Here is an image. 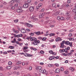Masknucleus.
I'll list each match as a JSON object with an SVG mask.
<instances>
[{
  "instance_id": "nucleus-34",
  "label": "nucleus",
  "mask_w": 76,
  "mask_h": 76,
  "mask_svg": "<svg viewBox=\"0 0 76 76\" xmlns=\"http://www.w3.org/2000/svg\"><path fill=\"white\" fill-rule=\"evenodd\" d=\"M31 49L32 50H34V51H36V50H37V48H31Z\"/></svg>"
},
{
  "instance_id": "nucleus-11",
  "label": "nucleus",
  "mask_w": 76,
  "mask_h": 76,
  "mask_svg": "<svg viewBox=\"0 0 76 76\" xmlns=\"http://www.w3.org/2000/svg\"><path fill=\"white\" fill-rule=\"evenodd\" d=\"M45 15V12L42 13L39 15V17L42 18V17H43L44 15Z\"/></svg>"
},
{
  "instance_id": "nucleus-57",
  "label": "nucleus",
  "mask_w": 76,
  "mask_h": 76,
  "mask_svg": "<svg viewBox=\"0 0 76 76\" xmlns=\"http://www.w3.org/2000/svg\"><path fill=\"white\" fill-rule=\"evenodd\" d=\"M39 6H37L36 7V10H38V9H39Z\"/></svg>"
},
{
  "instance_id": "nucleus-8",
  "label": "nucleus",
  "mask_w": 76,
  "mask_h": 76,
  "mask_svg": "<svg viewBox=\"0 0 76 76\" xmlns=\"http://www.w3.org/2000/svg\"><path fill=\"white\" fill-rule=\"evenodd\" d=\"M21 32L22 33L25 34V33H26V30L25 29L22 28L21 29Z\"/></svg>"
},
{
  "instance_id": "nucleus-18",
  "label": "nucleus",
  "mask_w": 76,
  "mask_h": 76,
  "mask_svg": "<svg viewBox=\"0 0 76 76\" xmlns=\"http://www.w3.org/2000/svg\"><path fill=\"white\" fill-rule=\"evenodd\" d=\"M24 7L26 8L28 7V4H25L23 5Z\"/></svg>"
},
{
  "instance_id": "nucleus-1",
  "label": "nucleus",
  "mask_w": 76,
  "mask_h": 76,
  "mask_svg": "<svg viewBox=\"0 0 76 76\" xmlns=\"http://www.w3.org/2000/svg\"><path fill=\"white\" fill-rule=\"evenodd\" d=\"M40 72H41L42 73V74H45L46 75H47V74H48V72H47V71H46L45 69H42L41 71L40 70Z\"/></svg>"
},
{
  "instance_id": "nucleus-54",
  "label": "nucleus",
  "mask_w": 76,
  "mask_h": 76,
  "mask_svg": "<svg viewBox=\"0 0 76 76\" xmlns=\"http://www.w3.org/2000/svg\"><path fill=\"white\" fill-rule=\"evenodd\" d=\"M49 41L50 42H53V41H54V40L53 39H52L49 40Z\"/></svg>"
},
{
  "instance_id": "nucleus-26",
  "label": "nucleus",
  "mask_w": 76,
  "mask_h": 76,
  "mask_svg": "<svg viewBox=\"0 0 76 76\" xmlns=\"http://www.w3.org/2000/svg\"><path fill=\"white\" fill-rule=\"evenodd\" d=\"M16 42V39H13V40L11 42L12 43H15V42Z\"/></svg>"
},
{
  "instance_id": "nucleus-3",
  "label": "nucleus",
  "mask_w": 76,
  "mask_h": 76,
  "mask_svg": "<svg viewBox=\"0 0 76 76\" xmlns=\"http://www.w3.org/2000/svg\"><path fill=\"white\" fill-rule=\"evenodd\" d=\"M65 44L67 45H69L70 47H72V42H70L68 41H66L65 42Z\"/></svg>"
},
{
  "instance_id": "nucleus-28",
  "label": "nucleus",
  "mask_w": 76,
  "mask_h": 76,
  "mask_svg": "<svg viewBox=\"0 0 76 76\" xmlns=\"http://www.w3.org/2000/svg\"><path fill=\"white\" fill-rule=\"evenodd\" d=\"M46 39H47V37H43L42 39V41H45Z\"/></svg>"
},
{
  "instance_id": "nucleus-31",
  "label": "nucleus",
  "mask_w": 76,
  "mask_h": 76,
  "mask_svg": "<svg viewBox=\"0 0 76 76\" xmlns=\"http://www.w3.org/2000/svg\"><path fill=\"white\" fill-rule=\"evenodd\" d=\"M11 66H7L6 67L7 69H11Z\"/></svg>"
},
{
  "instance_id": "nucleus-24",
  "label": "nucleus",
  "mask_w": 76,
  "mask_h": 76,
  "mask_svg": "<svg viewBox=\"0 0 76 76\" xmlns=\"http://www.w3.org/2000/svg\"><path fill=\"white\" fill-rule=\"evenodd\" d=\"M50 37H53V36H54L55 34L54 33H51L49 34Z\"/></svg>"
},
{
  "instance_id": "nucleus-45",
  "label": "nucleus",
  "mask_w": 76,
  "mask_h": 76,
  "mask_svg": "<svg viewBox=\"0 0 76 76\" xmlns=\"http://www.w3.org/2000/svg\"><path fill=\"white\" fill-rule=\"evenodd\" d=\"M40 53L41 54H44V52L42 50H41L40 52Z\"/></svg>"
},
{
  "instance_id": "nucleus-55",
  "label": "nucleus",
  "mask_w": 76,
  "mask_h": 76,
  "mask_svg": "<svg viewBox=\"0 0 76 76\" xmlns=\"http://www.w3.org/2000/svg\"><path fill=\"white\" fill-rule=\"evenodd\" d=\"M26 31L28 32H30V31H31V30H30L29 29L27 28L26 29Z\"/></svg>"
},
{
  "instance_id": "nucleus-22",
  "label": "nucleus",
  "mask_w": 76,
  "mask_h": 76,
  "mask_svg": "<svg viewBox=\"0 0 76 76\" xmlns=\"http://www.w3.org/2000/svg\"><path fill=\"white\" fill-rule=\"evenodd\" d=\"M69 70H70L72 72H73L74 71V68L73 67H70L69 68Z\"/></svg>"
},
{
  "instance_id": "nucleus-13",
  "label": "nucleus",
  "mask_w": 76,
  "mask_h": 76,
  "mask_svg": "<svg viewBox=\"0 0 76 76\" xmlns=\"http://www.w3.org/2000/svg\"><path fill=\"white\" fill-rule=\"evenodd\" d=\"M56 57L55 56H51L49 58V59L50 60H52L54 59Z\"/></svg>"
},
{
  "instance_id": "nucleus-56",
  "label": "nucleus",
  "mask_w": 76,
  "mask_h": 76,
  "mask_svg": "<svg viewBox=\"0 0 76 76\" xmlns=\"http://www.w3.org/2000/svg\"><path fill=\"white\" fill-rule=\"evenodd\" d=\"M15 3H19V0H14Z\"/></svg>"
},
{
  "instance_id": "nucleus-46",
  "label": "nucleus",
  "mask_w": 76,
  "mask_h": 76,
  "mask_svg": "<svg viewBox=\"0 0 76 76\" xmlns=\"http://www.w3.org/2000/svg\"><path fill=\"white\" fill-rule=\"evenodd\" d=\"M55 65L56 66H57V67H58L59 66V64L57 63H56L55 64Z\"/></svg>"
},
{
  "instance_id": "nucleus-37",
  "label": "nucleus",
  "mask_w": 76,
  "mask_h": 76,
  "mask_svg": "<svg viewBox=\"0 0 76 76\" xmlns=\"http://www.w3.org/2000/svg\"><path fill=\"white\" fill-rule=\"evenodd\" d=\"M65 52L66 53H68V52H67V48H66L64 50V52Z\"/></svg>"
},
{
  "instance_id": "nucleus-10",
  "label": "nucleus",
  "mask_w": 76,
  "mask_h": 76,
  "mask_svg": "<svg viewBox=\"0 0 76 76\" xmlns=\"http://www.w3.org/2000/svg\"><path fill=\"white\" fill-rule=\"evenodd\" d=\"M31 19H33V22H35L36 21H38V19L37 18L34 19V16H32V17L31 18Z\"/></svg>"
},
{
  "instance_id": "nucleus-12",
  "label": "nucleus",
  "mask_w": 76,
  "mask_h": 76,
  "mask_svg": "<svg viewBox=\"0 0 76 76\" xmlns=\"http://www.w3.org/2000/svg\"><path fill=\"white\" fill-rule=\"evenodd\" d=\"M70 12H67L66 14V15L67 17H69V18H71V16H70Z\"/></svg>"
},
{
  "instance_id": "nucleus-62",
  "label": "nucleus",
  "mask_w": 76,
  "mask_h": 76,
  "mask_svg": "<svg viewBox=\"0 0 76 76\" xmlns=\"http://www.w3.org/2000/svg\"><path fill=\"white\" fill-rule=\"evenodd\" d=\"M9 4V7H12V5H13V4Z\"/></svg>"
},
{
  "instance_id": "nucleus-7",
  "label": "nucleus",
  "mask_w": 76,
  "mask_h": 76,
  "mask_svg": "<svg viewBox=\"0 0 76 76\" xmlns=\"http://www.w3.org/2000/svg\"><path fill=\"white\" fill-rule=\"evenodd\" d=\"M54 24H55V21H54L52 23V24H50V26L51 28H53V27H54L55 25Z\"/></svg>"
},
{
  "instance_id": "nucleus-53",
  "label": "nucleus",
  "mask_w": 76,
  "mask_h": 76,
  "mask_svg": "<svg viewBox=\"0 0 76 76\" xmlns=\"http://www.w3.org/2000/svg\"><path fill=\"white\" fill-rule=\"evenodd\" d=\"M62 55H63V56H67V54L66 53H63Z\"/></svg>"
},
{
  "instance_id": "nucleus-21",
  "label": "nucleus",
  "mask_w": 76,
  "mask_h": 76,
  "mask_svg": "<svg viewBox=\"0 0 76 76\" xmlns=\"http://www.w3.org/2000/svg\"><path fill=\"white\" fill-rule=\"evenodd\" d=\"M15 0H13L11 1L10 2V4H13V3H15Z\"/></svg>"
},
{
  "instance_id": "nucleus-44",
  "label": "nucleus",
  "mask_w": 76,
  "mask_h": 76,
  "mask_svg": "<svg viewBox=\"0 0 76 76\" xmlns=\"http://www.w3.org/2000/svg\"><path fill=\"white\" fill-rule=\"evenodd\" d=\"M49 52L50 54H52L53 53V51L52 50H50Z\"/></svg>"
},
{
  "instance_id": "nucleus-48",
  "label": "nucleus",
  "mask_w": 76,
  "mask_h": 76,
  "mask_svg": "<svg viewBox=\"0 0 76 76\" xmlns=\"http://www.w3.org/2000/svg\"><path fill=\"white\" fill-rule=\"evenodd\" d=\"M0 69L1 70V71H3L4 70L3 68L2 67H0Z\"/></svg>"
},
{
  "instance_id": "nucleus-42",
  "label": "nucleus",
  "mask_w": 76,
  "mask_h": 76,
  "mask_svg": "<svg viewBox=\"0 0 76 76\" xmlns=\"http://www.w3.org/2000/svg\"><path fill=\"white\" fill-rule=\"evenodd\" d=\"M48 66L50 67H53V65L52 64H49L48 65Z\"/></svg>"
},
{
  "instance_id": "nucleus-33",
  "label": "nucleus",
  "mask_w": 76,
  "mask_h": 76,
  "mask_svg": "<svg viewBox=\"0 0 76 76\" xmlns=\"http://www.w3.org/2000/svg\"><path fill=\"white\" fill-rule=\"evenodd\" d=\"M57 19L58 20H61V17L60 16H58L57 17Z\"/></svg>"
},
{
  "instance_id": "nucleus-58",
  "label": "nucleus",
  "mask_w": 76,
  "mask_h": 76,
  "mask_svg": "<svg viewBox=\"0 0 76 76\" xmlns=\"http://www.w3.org/2000/svg\"><path fill=\"white\" fill-rule=\"evenodd\" d=\"M14 22H18V20L17 19L16 20H14Z\"/></svg>"
},
{
  "instance_id": "nucleus-6",
  "label": "nucleus",
  "mask_w": 76,
  "mask_h": 76,
  "mask_svg": "<svg viewBox=\"0 0 76 76\" xmlns=\"http://www.w3.org/2000/svg\"><path fill=\"white\" fill-rule=\"evenodd\" d=\"M26 25L28 26V27H30V28H32V27H33V26L31 24H29L28 23H26Z\"/></svg>"
},
{
  "instance_id": "nucleus-35",
  "label": "nucleus",
  "mask_w": 76,
  "mask_h": 76,
  "mask_svg": "<svg viewBox=\"0 0 76 76\" xmlns=\"http://www.w3.org/2000/svg\"><path fill=\"white\" fill-rule=\"evenodd\" d=\"M61 48H64V44L63 43H61Z\"/></svg>"
},
{
  "instance_id": "nucleus-15",
  "label": "nucleus",
  "mask_w": 76,
  "mask_h": 76,
  "mask_svg": "<svg viewBox=\"0 0 76 76\" xmlns=\"http://www.w3.org/2000/svg\"><path fill=\"white\" fill-rule=\"evenodd\" d=\"M33 44H34V45H38V42H37V40H35V41L33 42Z\"/></svg>"
},
{
  "instance_id": "nucleus-5",
  "label": "nucleus",
  "mask_w": 76,
  "mask_h": 76,
  "mask_svg": "<svg viewBox=\"0 0 76 76\" xmlns=\"http://www.w3.org/2000/svg\"><path fill=\"white\" fill-rule=\"evenodd\" d=\"M36 70H39V72H40V70L41 71L42 70L41 69H42V67L40 66H37L36 68Z\"/></svg>"
},
{
  "instance_id": "nucleus-59",
  "label": "nucleus",
  "mask_w": 76,
  "mask_h": 76,
  "mask_svg": "<svg viewBox=\"0 0 76 76\" xmlns=\"http://www.w3.org/2000/svg\"><path fill=\"white\" fill-rule=\"evenodd\" d=\"M23 37V34H20L19 35V37Z\"/></svg>"
},
{
  "instance_id": "nucleus-40",
  "label": "nucleus",
  "mask_w": 76,
  "mask_h": 76,
  "mask_svg": "<svg viewBox=\"0 0 76 76\" xmlns=\"http://www.w3.org/2000/svg\"><path fill=\"white\" fill-rule=\"evenodd\" d=\"M8 64L9 65H12V63L11 61H9V62Z\"/></svg>"
},
{
  "instance_id": "nucleus-27",
  "label": "nucleus",
  "mask_w": 76,
  "mask_h": 76,
  "mask_svg": "<svg viewBox=\"0 0 76 76\" xmlns=\"http://www.w3.org/2000/svg\"><path fill=\"white\" fill-rule=\"evenodd\" d=\"M42 4L40 3L38 4V6L39 7H42Z\"/></svg>"
},
{
  "instance_id": "nucleus-19",
  "label": "nucleus",
  "mask_w": 76,
  "mask_h": 76,
  "mask_svg": "<svg viewBox=\"0 0 76 76\" xmlns=\"http://www.w3.org/2000/svg\"><path fill=\"white\" fill-rule=\"evenodd\" d=\"M37 40V38H35V37H32V39H31V41H35Z\"/></svg>"
},
{
  "instance_id": "nucleus-32",
  "label": "nucleus",
  "mask_w": 76,
  "mask_h": 76,
  "mask_svg": "<svg viewBox=\"0 0 76 76\" xmlns=\"http://www.w3.org/2000/svg\"><path fill=\"white\" fill-rule=\"evenodd\" d=\"M9 48H10V49H14V48H15L13 46H9Z\"/></svg>"
},
{
  "instance_id": "nucleus-64",
  "label": "nucleus",
  "mask_w": 76,
  "mask_h": 76,
  "mask_svg": "<svg viewBox=\"0 0 76 76\" xmlns=\"http://www.w3.org/2000/svg\"><path fill=\"white\" fill-rule=\"evenodd\" d=\"M38 38L39 39H42V37H38Z\"/></svg>"
},
{
  "instance_id": "nucleus-23",
  "label": "nucleus",
  "mask_w": 76,
  "mask_h": 76,
  "mask_svg": "<svg viewBox=\"0 0 76 76\" xmlns=\"http://www.w3.org/2000/svg\"><path fill=\"white\" fill-rule=\"evenodd\" d=\"M59 13H60V12H57L54 13V15H55V16H57V15H58Z\"/></svg>"
},
{
  "instance_id": "nucleus-52",
  "label": "nucleus",
  "mask_w": 76,
  "mask_h": 76,
  "mask_svg": "<svg viewBox=\"0 0 76 76\" xmlns=\"http://www.w3.org/2000/svg\"><path fill=\"white\" fill-rule=\"evenodd\" d=\"M32 68V66H30L29 68V70H31Z\"/></svg>"
},
{
  "instance_id": "nucleus-16",
  "label": "nucleus",
  "mask_w": 76,
  "mask_h": 76,
  "mask_svg": "<svg viewBox=\"0 0 76 76\" xmlns=\"http://www.w3.org/2000/svg\"><path fill=\"white\" fill-rule=\"evenodd\" d=\"M74 50H72L70 51L71 53H69L68 54V56H72V53H73V52H74Z\"/></svg>"
},
{
  "instance_id": "nucleus-41",
  "label": "nucleus",
  "mask_w": 76,
  "mask_h": 76,
  "mask_svg": "<svg viewBox=\"0 0 76 76\" xmlns=\"http://www.w3.org/2000/svg\"><path fill=\"white\" fill-rule=\"evenodd\" d=\"M60 52H61V53H63V52H64V50H59Z\"/></svg>"
},
{
  "instance_id": "nucleus-9",
  "label": "nucleus",
  "mask_w": 76,
  "mask_h": 76,
  "mask_svg": "<svg viewBox=\"0 0 76 76\" xmlns=\"http://www.w3.org/2000/svg\"><path fill=\"white\" fill-rule=\"evenodd\" d=\"M34 9V6H31L30 7V12H32Z\"/></svg>"
},
{
  "instance_id": "nucleus-14",
  "label": "nucleus",
  "mask_w": 76,
  "mask_h": 76,
  "mask_svg": "<svg viewBox=\"0 0 76 76\" xmlns=\"http://www.w3.org/2000/svg\"><path fill=\"white\" fill-rule=\"evenodd\" d=\"M55 73H58L60 72V69L58 68H57L56 69V70L55 71Z\"/></svg>"
},
{
  "instance_id": "nucleus-36",
  "label": "nucleus",
  "mask_w": 76,
  "mask_h": 76,
  "mask_svg": "<svg viewBox=\"0 0 76 76\" xmlns=\"http://www.w3.org/2000/svg\"><path fill=\"white\" fill-rule=\"evenodd\" d=\"M72 12H75L76 13V8L72 10Z\"/></svg>"
},
{
  "instance_id": "nucleus-17",
  "label": "nucleus",
  "mask_w": 76,
  "mask_h": 76,
  "mask_svg": "<svg viewBox=\"0 0 76 76\" xmlns=\"http://www.w3.org/2000/svg\"><path fill=\"white\" fill-rule=\"evenodd\" d=\"M35 34L37 35H39L41 34V32H40V31L37 32H36Z\"/></svg>"
},
{
  "instance_id": "nucleus-51",
  "label": "nucleus",
  "mask_w": 76,
  "mask_h": 76,
  "mask_svg": "<svg viewBox=\"0 0 76 76\" xmlns=\"http://www.w3.org/2000/svg\"><path fill=\"white\" fill-rule=\"evenodd\" d=\"M56 6V4L55 3H53L52 4L53 7H55Z\"/></svg>"
},
{
  "instance_id": "nucleus-47",
  "label": "nucleus",
  "mask_w": 76,
  "mask_h": 76,
  "mask_svg": "<svg viewBox=\"0 0 76 76\" xmlns=\"http://www.w3.org/2000/svg\"><path fill=\"white\" fill-rule=\"evenodd\" d=\"M32 55L28 54L27 57H32Z\"/></svg>"
},
{
  "instance_id": "nucleus-50",
  "label": "nucleus",
  "mask_w": 76,
  "mask_h": 76,
  "mask_svg": "<svg viewBox=\"0 0 76 76\" xmlns=\"http://www.w3.org/2000/svg\"><path fill=\"white\" fill-rule=\"evenodd\" d=\"M71 3V0H68L67 3Z\"/></svg>"
},
{
  "instance_id": "nucleus-61",
  "label": "nucleus",
  "mask_w": 76,
  "mask_h": 76,
  "mask_svg": "<svg viewBox=\"0 0 76 76\" xmlns=\"http://www.w3.org/2000/svg\"><path fill=\"white\" fill-rule=\"evenodd\" d=\"M16 73V72L15 71H13L12 72V74H15V73Z\"/></svg>"
},
{
  "instance_id": "nucleus-20",
  "label": "nucleus",
  "mask_w": 76,
  "mask_h": 76,
  "mask_svg": "<svg viewBox=\"0 0 76 76\" xmlns=\"http://www.w3.org/2000/svg\"><path fill=\"white\" fill-rule=\"evenodd\" d=\"M20 54H22L23 55H24L25 56H26V57H28V54L27 53H20Z\"/></svg>"
},
{
  "instance_id": "nucleus-25",
  "label": "nucleus",
  "mask_w": 76,
  "mask_h": 76,
  "mask_svg": "<svg viewBox=\"0 0 76 76\" xmlns=\"http://www.w3.org/2000/svg\"><path fill=\"white\" fill-rule=\"evenodd\" d=\"M2 3L4 5H6L7 4V3H6V2L5 1H3V2H2Z\"/></svg>"
},
{
  "instance_id": "nucleus-2",
  "label": "nucleus",
  "mask_w": 76,
  "mask_h": 76,
  "mask_svg": "<svg viewBox=\"0 0 76 76\" xmlns=\"http://www.w3.org/2000/svg\"><path fill=\"white\" fill-rule=\"evenodd\" d=\"M28 48V46H25L23 48V51L24 53H26V52L28 51V50H27Z\"/></svg>"
},
{
  "instance_id": "nucleus-4",
  "label": "nucleus",
  "mask_w": 76,
  "mask_h": 76,
  "mask_svg": "<svg viewBox=\"0 0 76 76\" xmlns=\"http://www.w3.org/2000/svg\"><path fill=\"white\" fill-rule=\"evenodd\" d=\"M62 41V39H61L60 37H58L56 39V41L58 42V41Z\"/></svg>"
},
{
  "instance_id": "nucleus-63",
  "label": "nucleus",
  "mask_w": 76,
  "mask_h": 76,
  "mask_svg": "<svg viewBox=\"0 0 76 76\" xmlns=\"http://www.w3.org/2000/svg\"><path fill=\"white\" fill-rule=\"evenodd\" d=\"M15 32L16 34H18V33H19V31H15V32Z\"/></svg>"
},
{
  "instance_id": "nucleus-38",
  "label": "nucleus",
  "mask_w": 76,
  "mask_h": 76,
  "mask_svg": "<svg viewBox=\"0 0 76 76\" xmlns=\"http://www.w3.org/2000/svg\"><path fill=\"white\" fill-rule=\"evenodd\" d=\"M23 12V10L21 9H19V12L20 13H22Z\"/></svg>"
},
{
  "instance_id": "nucleus-29",
  "label": "nucleus",
  "mask_w": 76,
  "mask_h": 76,
  "mask_svg": "<svg viewBox=\"0 0 76 76\" xmlns=\"http://www.w3.org/2000/svg\"><path fill=\"white\" fill-rule=\"evenodd\" d=\"M64 73L66 75H67L69 74V72L67 71H65L64 72Z\"/></svg>"
},
{
  "instance_id": "nucleus-43",
  "label": "nucleus",
  "mask_w": 76,
  "mask_h": 76,
  "mask_svg": "<svg viewBox=\"0 0 76 76\" xmlns=\"http://www.w3.org/2000/svg\"><path fill=\"white\" fill-rule=\"evenodd\" d=\"M29 35H31V36H33V35H34V33L32 32L30 33H29Z\"/></svg>"
},
{
  "instance_id": "nucleus-49",
  "label": "nucleus",
  "mask_w": 76,
  "mask_h": 76,
  "mask_svg": "<svg viewBox=\"0 0 76 76\" xmlns=\"http://www.w3.org/2000/svg\"><path fill=\"white\" fill-rule=\"evenodd\" d=\"M31 0H28L27 1V2L28 3H30L31 2Z\"/></svg>"
},
{
  "instance_id": "nucleus-30",
  "label": "nucleus",
  "mask_w": 76,
  "mask_h": 76,
  "mask_svg": "<svg viewBox=\"0 0 76 76\" xmlns=\"http://www.w3.org/2000/svg\"><path fill=\"white\" fill-rule=\"evenodd\" d=\"M61 20H65V18H64V17H61Z\"/></svg>"
},
{
  "instance_id": "nucleus-39",
  "label": "nucleus",
  "mask_w": 76,
  "mask_h": 76,
  "mask_svg": "<svg viewBox=\"0 0 76 76\" xmlns=\"http://www.w3.org/2000/svg\"><path fill=\"white\" fill-rule=\"evenodd\" d=\"M61 72H63V71H64V68H63V67H61Z\"/></svg>"
},
{
  "instance_id": "nucleus-60",
  "label": "nucleus",
  "mask_w": 76,
  "mask_h": 76,
  "mask_svg": "<svg viewBox=\"0 0 76 76\" xmlns=\"http://www.w3.org/2000/svg\"><path fill=\"white\" fill-rule=\"evenodd\" d=\"M52 54H53V55L54 56H55V55H56V53L55 52H53Z\"/></svg>"
}]
</instances>
